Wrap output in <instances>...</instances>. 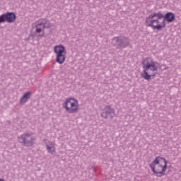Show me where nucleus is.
Segmentation results:
<instances>
[{
    "label": "nucleus",
    "instance_id": "obj_1",
    "mask_svg": "<svg viewBox=\"0 0 181 181\" xmlns=\"http://www.w3.org/2000/svg\"><path fill=\"white\" fill-rule=\"evenodd\" d=\"M175 17L173 13L168 12L164 16L162 13H153L146 18L145 25L151 28L153 30H162L166 28V22L170 23L175 21Z\"/></svg>",
    "mask_w": 181,
    "mask_h": 181
},
{
    "label": "nucleus",
    "instance_id": "obj_2",
    "mask_svg": "<svg viewBox=\"0 0 181 181\" xmlns=\"http://www.w3.org/2000/svg\"><path fill=\"white\" fill-rule=\"evenodd\" d=\"M144 69L141 76L144 80H151V77H155L158 74V65L152 57H147L141 62Z\"/></svg>",
    "mask_w": 181,
    "mask_h": 181
},
{
    "label": "nucleus",
    "instance_id": "obj_3",
    "mask_svg": "<svg viewBox=\"0 0 181 181\" xmlns=\"http://www.w3.org/2000/svg\"><path fill=\"white\" fill-rule=\"evenodd\" d=\"M150 168L155 176L162 177V176H165V173L168 170V160L160 156L156 157L150 164Z\"/></svg>",
    "mask_w": 181,
    "mask_h": 181
},
{
    "label": "nucleus",
    "instance_id": "obj_4",
    "mask_svg": "<svg viewBox=\"0 0 181 181\" xmlns=\"http://www.w3.org/2000/svg\"><path fill=\"white\" fill-rule=\"evenodd\" d=\"M63 108L68 114H76L80 110L78 100L74 98H68L62 104Z\"/></svg>",
    "mask_w": 181,
    "mask_h": 181
},
{
    "label": "nucleus",
    "instance_id": "obj_5",
    "mask_svg": "<svg viewBox=\"0 0 181 181\" xmlns=\"http://www.w3.org/2000/svg\"><path fill=\"white\" fill-rule=\"evenodd\" d=\"M34 25L35 28V33H42V35L41 36H43V32L45 31V29H46V28L52 27L50 22L44 19L39 20L38 21L35 23Z\"/></svg>",
    "mask_w": 181,
    "mask_h": 181
},
{
    "label": "nucleus",
    "instance_id": "obj_6",
    "mask_svg": "<svg viewBox=\"0 0 181 181\" xmlns=\"http://www.w3.org/2000/svg\"><path fill=\"white\" fill-rule=\"evenodd\" d=\"M101 117L105 119H108V118L112 119L115 117V110L110 106H106L102 110Z\"/></svg>",
    "mask_w": 181,
    "mask_h": 181
},
{
    "label": "nucleus",
    "instance_id": "obj_7",
    "mask_svg": "<svg viewBox=\"0 0 181 181\" xmlns=\"http://www.w3.org/2000/svg\"><path fill=\"white\" fill-rule=\"evenodd\" d=\"M15 21H16V15L13 13H7L0 16V23H4V22L13 23Z\"/></svg>",
    "mask_w": 181,
    "mask_h": 181
},
{
    "label": "nucleus",
    "instance_id": "obj_8",
    "mask_svg": "<svg viewBox=\"0 0 181 181\" xmlns=\"http://www.w3.org/2000/svg\"><path fill=\"white\" fill-rule=\"evenodd\" d=\"M22 142L27 146H32L33 141L36 139L32 134H25L21 136Z\"/></svg>",
    "mask_w": 181,
    "mask_h": 181
},
{
    "label": "nucleus",
    "instance_id": "obj_9",
    "mask_svg": "<svg viewBox=\"0 0 181 181\" xmlns=\"http://www.w3.org/2000/svg\"><path fill=\"white\" fill-rule=\"evenodd\" d=\"M113 42H117L118 45H119L122 47H125L129 45V42L127 39L121 40L118 37H115L113 38Z\"/></svg>",
    "mask_w": 181,
    "mask_h": 181
},
{
    "label": "nucleus",
    "instance_id": "obj_10",
    "mask_svg": "<svg viewBox=\"0 0 181 181\" xmlns=\"http://www.w3.org/2000/svg\"><path fill=\"white\" fill-rule=\"evenodd\" d=\"M54 52L57 55L66 54V49L62 45H57L54 48Z\"/></svg>",
    "mask_w": 181,
    "mask_h": 181
},
{
    "label": "nucleus",
    "instance_id": "obj_11",
    "mask_svg": "<svg viewBox=\"0 0 181 181\" xmlns=\"http://www.w3.org/2000/svg\"><path fill=\"white\" fill-rule=\"evenodd\" d=\"M54 143L50 142L49 144H47V151L49 153H54L56 152V147H54Z\"/></svg>",
    "mask_w": 181,
    "mask_h": 181
},
{
    "label": "nucleus",
    "instance_id": "obj_12",
    "mask_svg": "<svg viewBox=\"0 0 181 181\" xmlns=\"http://www.w3.org/2000/svg\"><path fill=\"white\" fill-rule=\"evenodd\" d=\"M66 62V54H60L57 55V62L63 64Z\"/></svg>",
    "mask_w": 181,
    "mask_h": 181
},
{
    "label": "nucleus",
    "instance_id": "obj_13",
    "mask_svg": "<svg viewBox=\"0 0 181 181\" xmlns=\"http://www.w3.org/2000/svg\"><path fill=\"white\" fill-rule=\"evenodd\" d=\"M30 92H27L24 94L23 98L21 100V104H25L28 100H29V97H30Z\"/></svg>",
    "mask_w": 181,
    "mask_h": 181
},
{
    "label": "nucleus",
    "instance_id": "obj_14",
    "mask_svg": "<svg viewBox=\"0 0 181 181\" xmlns=\"http://www.w3.org/2000/svg\"><path fill=\"white\" fill-rule=\"evenodd\" d=\"M0 181H4V180H2V179H0Z\"/></svg>",
    "mask_w": 181,
    "mask_h": 181
}]
</instances>
